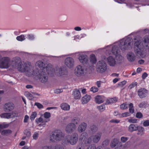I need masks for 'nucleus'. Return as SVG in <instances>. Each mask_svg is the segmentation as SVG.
Returning <instances> with one entry per match:
<instances>
[{
  "label": "nucleus",
  "mask_w": 149,
  "mask_h": 149,
  "mask_svg": "<svg viewBox=\"0 0 149 149\" xmlns=\"http://www.w3.org/2000/svg\"><path fill=\"white\" fill-rule=\"evenodd\" d=\"M132 38L130 37L124 38L113 44L107 46L104 48H100L99 51H105V54L107 55L111 53L116 56L117 65L123 61V57L120 54L118 47L122 50H125L130 48L132 46Z\"/></svg>",
  "instance_id": "f257e3e1"
},
{
  "label": "nucleus",
  "mask_w": 149,
  "mask_h": 149,
  "mask_svg": "<svg viewBox=\"0 0 149 149\" xmlns=\"http://www.w3.org/2000/svg\"><path fill=\"white\" fill-rule=\"evenodd\" d=\"M15 62L14 65H12L13 68H17L20 72H25L28 76L36 75L37 73L34 72L31 65L19 60L15 61Z\"/></svg>",
  "instance_id": "f03ea898"
},
{
  "label": "nucleus",
  "mask_w": 149,
  "mask_h": 149,
  "mask_svg": "<svg viewBox=\"0 0 149 149\" xmlns=\"http://www.w3.org/2000/svg\"><path fill=\"white\" fill-rule=\"evenodd\" d=\"M141 37L139 36H137L134 39V50L136 53L137 50L141 51L145 48H148L149 46V36H146L143 38V43L141 42Z\"/></svg>",
  "instance_id": "7ed1b4c3"
},
{
  "label": "nucleus",
  "mask_w": 149,
  "mask_h": 149,
  "mask_svg": "<svg viewBox=\"0 0 149 149\" xmlns=\"http://www.w3.org/2000/svg\"><path fill=\"white\" fill-rule=\"evenodd\" d=\"M15 61H11L8 57H3L0 61V68H8L12 67L14 65Z\"/></svg>",
  "instance_id": "20e7f679"
},
{
  "label": "nucleus",
  "mask_w": 149,
  "mask_h": 149,
  "mask_svg": "<svg viewBox=\"0 0 149 149\" xmlns=\"http://www.w3.org/2000/svg\"><path fill=\"white\" fill-rule=\"evenodd\" d=\"M51 66L50 69V72L51 74L49 75L51 76H53L55 74L58 76H62L67 74V72L65 69L63 68H56L55 70H54L52 68V66L51 65H49Z\"/></svg>",
  "instance_id": "39448f33"
},
{
  "label": "nucleus",
  "mask_w": 149,
  "mask_h": 149,
  "mask_svg": "<svg viewBox=\"0 0 149 149\" xmlns=\"http://www.w3.org/2000/svg\"><path fill=\"white\" fill-rule=\"evenodd\" d=\"M64 135L61 131L59 130H56L52 132L50 137V140L52 142L59 141L62 140L64 138Z\"/></svg>",
  "instance_id": "423d86ee"
},
{
  "label": "nucleus",
  "mask_w": 149,
  "mask_h": 149,
  "mask_svg": "<svg viewBox=\"0 0 149 149\" xmlns=\"http://www.w3.org/2000/svg\"><path fill=\"white\" fill-rule=\"evenodd\" d=\"M90 52H78L76 53L78 59L80 62L83 64L87 63L88 62V57L87 55L89 54Z\"/></svg>",
  "instance_id": "0eeeda50"
},
{
  "label": "nucleus",
  "mask_w": 149,
  "mask_h": 149,
  "mask_svg": "<svg viewBox=\"0 0 149 149\" xmlns=\"http://www.w3.org/2000/svg\"><path fill=\"white\" fill-rule=\"evenodd\" d=\"M78 136L77 134L74 133L70 136H66L65 140V142L66 144L70 143L72 145L75 144L78 141Z\"/></svg>",
  "instance_id": "6e6552de"
},
{
  "label": "nucleus",
  "mask_w": 149,
  "mask_h": 149,
  "mask_svg": "<svg viewBox=\"0 0 149 149\" xmlns=\"http://www.w3.org/2000/svg\"><path fill=\"white\" fill-rule=\"evenodd\" d=\"M49 65L51 64H49L47 65L46 68H44L43 67L45 65L43 62L42 61H37L36 63L35 67L38 70H39V69H42V71L47 72V74H51L50 70L51 68V66Z\"/></svg>",
  "instance_id": "1a4fd4ad"
},
{
  "label": "nucleus",
  "mask_w": 149,
  "mask_h": 149,
  "mask_svg": "<svg viewBox=\"0 0 149 149\" xmlns=\"http://www.w3.org/2000/svg\"><path fill=\"white\" fill-rule=\"evenodd\" d=\"M88 72L85 67L80 65L77 66L75 69V74L77 76L84 75Z\"/></svg>",
  "instance_id": "9d476101"
},
{
  "label": "nucleus",
  "mask_w": 149,
  "mask_h": 149,
  "mask_svg": "<svg viewBox=\"0 0 149 149\" xmlns=\"http://www.w3.org/2000/svg\"><path fill=\"white\" fill-rule=\"evenodd\" d=\"M107 68V64L104 61H100L97 63L96 70L99 72L103 73L106 71Z\"/></svg>",
  "instance_id": "9b49d317"
},
{
  "label": "nucleus",
  "mask_w": 149,
  "mask_h": 149,
  "mask_svg": "<svg viewBox=\"0 0 149 149\" xmlns=\"http://www.w3.org/2000/svg\"><path fill=\"white\" fill-rule=\"evenodd\" d=\"M45 72L44 71H40V73L38 75L37 74L35 76H38L40 80L43 83H45L47 82L48 81V77ZM34 72H36L37 73V72L34 71Z\"/></svg>",
  "instance_id": "f8f14e48"
},
{
  "label": "nucleus",
  "mask_w": 149,
  "mask_h": 149,
  "mask_svg": "<svg viewBox=\"0 0 149 149\" xmlns=\"http://www.w3.org/2000/svg\"><path fill=\"white\" fill-rule=\"evenodd\" d=\"M15 108L13 103L11 102L6 103L3 107V110L5 112H10L13 110Z\"/></svg>",
  "instance_id": "ddd939ff"
},
{
  "label": "nucleus",
  "mask_w": 149,
  "mask_h": 149,
  "mask_svg": "<svg viewBox=\"0 0 149 149\" xmlns=\"http://www.w3.org/2000/svg\"><path fill=\"white\" fill-rule=\"evenodd\" d=\"M1 118L6 119L13 118L17 116V113L15 111H13L11 112L1 114L0 115Z\"/></svg>",
  "instance_id": "4468645a"
},
{
  "label": "nucleus",
  "mask_w": 149,
  "mask_h": 149,
  "mask_svg": "<svg viewBox=\"0 0 149 149\" xmlns=\"http://www.w3.org/2000/svg\"><path fill=\"white\" fill-rule=\"evenodd\" d=\"M65 65L69 68H72L74 64V61L73 59L71 57L67 58L65 60Z\"/></svg>",
  "instance_id": "2eb2a0df"
},
{
  "label": "nucleus",
  "mask_w": 149,
  "mask_h": 149,
  "mask_svg": "<svg viewBox=\"0 0 149 149\" xmlns=\"http://www.w3.org/2000/svg\"><path fill=\"white\" fill-rule=\"evenodd\" d=\"M76 126L73 123H70L66 126L65 131L68 133L72 132L76 129Z\"/></svg>",
  "instance_id": "dca6fc26"
},
{
  "label": "nucleus",
  "mask_w": 149,
  "mask_h": 149,
  "mask_svg": "<svg viewBox=\"0 0 149 149\" xmlns=\"http://www.w3.org/2000/svg\"><path fill=\"white\" fill-rule=\"evenodd\" d=\"M107 61L108 65L111 67L117 66V63L115 59L112 56H109L107 58Z\"/></svg>",
  "instance_id": "f3484780"
},
{
  "label": "nucleus",
  "mask_w": 149,
  "mask_h": 149,
  "mask_svg": "<svg viewBox=\"0 0 149 149\" xmlns=\"http://www.w3.org/2000/svg\"><path fill=\"white\" fill-rule=\"evenodd\" d=\"M102 135V132H98L91 136L92 141L94 143H97L100 139Z\"/></svg>",
  "instance_id": "a211bd4d"
},
{
  "label": "nucleus",
  "mask_w": 149,
  "mask_h": 149,
  "mask_svg": "<svg viewBox=\"0 0 149 149\" xmlns=\"http://www.w3.org/2000/svg\"><path fill=\"white\" fill-rule=\"evenodd\" d=\"M88 137V134L86 132L82 133L79 136V140L82 142L80 143H84L85 144V146H87L86 143V140H87V138Z\"/></svg>",
  "instance_id": "6ab92c4d"
},
{
  "label": "nucleus",
  "mask_w": 149,
  "mask_h": 149,
  "mask_svg": "<svg viewBox=\"0 0 149 149\" xmlns=\"http://www.w3.org/2000/svg\"><path fill=\"white\" fill-rule=\"evenodd\" d=\"M138 92V95L141 98L146 97L148 93L147 91L144 88H141L139 89Z\"/></svg>",
  "instance_id": "aec40b11"
},
{
  "label": "nucleus",
  "mask_w": 149,
  "mask_h": 149,
  "mask_svg": "<svg viewBox=\"0 0 149 149\" xmlns=\"http://www.w3.org/2000/svg\"><path fill=\"white\" fill-rule=\"evenodd\" d=\"M87 125L85 123H82L80 124L78 128V131L79 133L84 131L86 128Z\"/></svg>",
  "instance_id": "412c9836"
},
{
  "label": "nucleus",
  "mask_w": 149,
  "mask_h": 149,
  "mask_svg": "<svg viewBox=\"0 0 149 149\" xmlns=\"http://www.w3.org/2000/svg\"><path fill=\"white\" fill-rule=\"evenodd\" d=\"M105 100V97L102 95H97L95 97V101L98 104H101L104 102Z\"/></svg>",
  "instance_id": "4be33fe9"
},
{
  "label": "nucleus",
  "mask_w": 149,
  "mask_h": 149,
  "mask_svg": "<svg viewBox=\"0 0 149 149\" xmlns=\"http://www.w3.org/2000/svg\"><path fill=\"white\" fill-rule=\"evenodd\" d=\"M72 95L74 99L76 100L80 99L81 97L80 91L77 89H75L73 91Z\"/></svg>",
  "instance_id": "5701e85b"
},
{
  "label": "nucleus",
  "mask_w": 149,
  "mask_h": 149,
  "mask_svg": "<svg viewBox=\"0 0 149 149\" xmlns=\"http://www.w3.org/2000/svg\"><path fill=\"white\" fill-rule=\"evenodd\" d=\"M127 58L129 61H133L135 59V56L132 52H129L127 54Z\"/></svg>",
  "instance_id": "b1692460"
},
{
  "label": "nucleus",
  "mask_w": 149,
  "mask_h": 149,
  "mask_svg": "<svg viewBox=\"0 0 149 149\" xmlns=\"http://www.w3.org/2000/svg\"><path fill=\"white\" fill-rule=\"evenodd\" d=\"M42 149H64V148L60 145H57L55 146H45L42 147Z\"/></svg>",
  "instance_id": "393cba45"
},
{
  "label": "nucleus",
  "mask_w": 149,
  "mask_h": 149,
  "mask_svg": "<svg viewBox=\"0 0 149 149\" xmlns=\"http://www.w3.org/2000/svg\"><path fill=\"white\" fill-rule=\"evenodd\" d=\"M91 99L90 95H86L83 97L81 99V102L82 104H85L88 103Z\"/></svg>",
  "instance_id": "a878e982"
},
{
  "label": "nucleus",
  "mask_w": 149,
  "mask_h": 149,
  "mask_svg": "<svg viewBox=\"0 0 149 149\" xmlns=\"http://www.w3.org/2000/svg\"><path fill=\"white\" fill-rule=\"evenodd\" d=\"M138 127V126L134 124H131L128 127V130L129 131L132 132L137 130Z\"/></svg>",
  "instance_id": "bb28decb"
},
{
  "label": "nucleus",
  "mask_w": 149,
  "mask_h": 149,
  "mask_svg": "<svg viewBox=\"0 0 149 149\" xmlns=\"http://www.w3.org/2000/svg\"><path fill=\"white\" fill-rule=\"evenodd\" d=\"M61 109L65 111H69L70 109V106L66 103H62L61 105Z\"/></svg>",
  "instance_id": "cd10ccee"
},
{
  "label": "nucleus",
  "mask_w": 149,
  "mask_h": 149,
  "mask_svg": "<svg viewBox=\"0 0 149 149\" xmlns=\"http://www.w3.org/2000/svg\"><path fill=\"white\" fill-rule=\"evenodd\" d=\"M90 62L92 64H95L97 61V59L95 55L93 54L90 55L89 57Z\"/></svg>",
  "instance_id": "c85d7f7f"
},
{
  "label": "nucleus",
  "mask_w": 149,
  "mask_h": 149,
  "mask_svg": "<svg viewBox=\"0 0 149 149\" xmlns=\"http://www.w3.org/2000/svg\"><path fill=\"white\" fill-rule=\"evenodd\" d=\"M119 141L117 139L115 138L111 141V146L112 148L115 147L116 145L118 144Z\"/></svg>",
  "instance_id": "c756f323"
},
{
  "label": "nucleus",
  "mask_w": 149,
  "mask_h": 149,
  "mask_svg": "<svg viewBox=\"0 0 149 149\" xmlns=\"http://www.w3.org/2000/svg\"><path fill=\"white\" fill-rule=\"evenodd\" d=\"M117 101V98L115 97L110 98L107 100L106 103L107 104H110L114 103L116 102Z\"/></svg>",
  "instance_id": "7c9ffc66"
},
{
  "label": "nucleus",
  "mask_w": 149,
  "mask_h": 149,
  "mask_svg": "<svg viewBox=\"0 0 149 149\" xmlns=\"http://www.w3.org/2000/svg\"><path fill=\"white\" fill-rule=\"evenodd\" d=\"M138 127L137 130H138V134L142 135L144 133V129L142 127L138 126Z\"/></svg>",
  "instance_id": "2f4dec72"
},
{
  "label": "nucleus",
  "mask_w": 149,
  "mask_h": 149,
  "mask_svg": "<svg viewBox=\"0 0 149 149\" xmlns=\"http://www.w3.org/2000/svg\"><path fill=\"white\" fill-rule=\"evenodd\" d=\"M131 113L128 112H125L121 114H119V118H123L124 117H126L130 116Z\"/></svg>",
  "instance_id": "473e14b6"
},
{
  "label": "nucleus",
  "mask_w": 149,
  "mask_h": 149,
  "mask_svg": "<svg viewBox=\"0 0 149 149\" xmlns=\"http://www.w3.org/2000/svg\"><path fill=\"white\" fill-rule=\"evenodd\" d=\"M129 111L130 113H133L134 112V109L133 104L132 103L129 104Z\"/></svg>",
  "instance_id": "72a5a7b5"
},
{
  "label": "nucleus",
  "mask_w": 149,
  "mask_h": 149,
  "mask_svg": "<svg viewBox=\"0 0 149 149\" xmlns=\"http://www.w3.org/2000/svg\"><path fill=\"white\" fill-rule=\"evenodd\" d=\"M129 104L127 103H124L120 106V108L121 109L125 110L128 108Z\"/></svg>",
  "instance_id": "f704fd0d"
},
{
  "label": "nucleus",
  "mask_w": 149,
  "mask_h": 149,
  "mask_svg": "<svg viewBox=\"0 0 149 149\" xmlns=\"http://www.w3.org/2000/svg\"><path fill=\"white\" fill-rule=\"evenodd\" d=\"M71 123L75 124H78L80 121V119L79 118H74L71 120Z\"/></svg>",
  "instance_id": "c9c22d12"
},
{
  "label": "nucleus",
  "mask_w": 149,
  "mask_h": 149,
  "mask_svg": "<svg viewBox=\"0 0 149 149\" xmlns=\"http://www.w3.org/2000/svg\"><path fill=\"white\" fill-rule=\"evenodd\" d=\"M16 39L19 41H22L25 40V38L24 35H22L17 36Z\"/></svg>",
  "instance_id": "e433bc0d"
},
{
  "label": "nucleus",
  "mask_w": 149,
  "mask_h": 149,
  "mask_svg": "<svg viewBox=\"0 0 149 149\" xmlns=\"http://www.w3.org/2000/svg\"><path fill=\"white\" fill-rule=\"evenodd\" d=\"M47 121L43 119L42 118L40 117L39 118L36 119V122L37 123H44L47 122Z\"/></svg>",
  "instance_id": "4c0bfd02"
},
{
  "label": "nucleus",
  "mask_w": 149,
  "mask_h": 149,
  "mask_svg": "<svg viewBox=\"0 0 149 149\" xmlns=\"http://www.w3.org/2000/svg\"><path fill=\"white\" fill-rule=\"evenodd\" d=\"M25 95L30 100H31L33 98L32 95L29 92H25Z\"/></svg>",
  "instance_id": "58836bf2"
},
{
  "label": "nucleus",
  "mask_w": 149,
  "mask_h": 149,
  "mask_svg": "<svg viewBox=\"0 0 149 149\" xmlns=\"http://www.w3.org/2000/svg\"><path fill=\"white\" fill-rule=\"evenodd\" d=\"M83 143H80L77 146L76 149H84L85 144Z\"/></svg>",
  "instance_id": "ea45409f"
},
{
  "label": "nucleus",
  "mask_w": 149,
  "mask_h": 149,
  "mask_svg": "<svg viewBox=\"0 0 149 149\" xmlns=\"http://www.w3.org/2000/svg\"><path fill=\"white\" fill-rule=\"evenodd\" d=\"M98 109L100 111H104L105 109V106L104 105H101L97 107Z\"/></svg>",
  "instance_id": "a19ab883"
},
{
  "label": "nucleus",
  "mask_w": 149,
  "mask_h": 149,
  "mask_svg": "<svg viewBox=\"0 0 149 149\" xmlns=\"http://www.w3.org/2000/svg\"><path fill=\"white\" fill-rule=\"evenodd\" d=\"M98 89L96 86H93L90 88V91L93 93H95L98 91Z\"/></svg>",
  "instance_id": "79ce46f5"
},
{
  "label": "nucleus",
  "mask_w": 149,
  "mask_h": 149,
  "mask_svg": "<svg viewBox=\"0 0 149 149\" xmlns=\"http://www.w3.org/2000/svg\"><path fill=\"white\" fill-rule=\"evenodd\" d=\"M44 118L46 119H48L51 117V114L48 112H45L44 114Z\"/></svg>",
  "instance_id": "37998d69"
},
{
  "label": "nucleus",
  "mask_w": 149,
  "mask_h": 149,
  "mask_svg": "<svg viewBox=\"0 0 149 149\" xmlns=\"http://www.w3.org/2000/svg\"><path fill=\"white\" fill-rule=\"evenodd\" d=\"M91 130L93 132H95L97 131V128L95 125H93L91 127Z\"/></svg>",
  "instance_id": "c03bdc74"
},
{
  "label": "nucleus",
  "mask_w": 149,
  "mask_h": 149,
  "mask_svg": "<svg viewBox=\"0 0 149 149\" xmlns=\"http://www.w3.org/2000/svg\"><path fill=\"white\" fill-rule=\"evenodd\" d=\"M24 134L26 135V137L29 138L31 136V132L29 131L26 130L24 131Z\"/></svg>",
  "instance_id": "a18cd8bd"
},
{
  "label": "nucleus",
  "mask_w": 149,
  "mask_h": 149,
  "mask_svg": "<svg viewBox=\"0 0 149 149\" xmlns=\"http://www.w3.org/2000/svg\"><path fill=\"white\" fill-rule=\"evenodd\" d=\"M37 114L36 112H33L30 117L31 120H33L36 117Z\"/></svg>",
  "instance_id": "49530a36"
},
{
  "label": "nucleus",
  "mask_w": 149,
  "mask_h": 149,
  "mask_svg": "<svg viewBox=\"0 0 149 149\" xmlns=\"http://www.w3.org/2000/svg\"><path fill=\"white\" fill-rule=\"evenodd\" d=\"M128 140V138L126 137L122 136L121 137L120 140L122 142L124 143Z\"/></svg>",
  "instance_id": "de8ad7c7"
},
{
  "label": "nucleus",
  "mask_w": 149,
  "mask_h": 149,
  "mask_svg": "<svg viewBox=\"0 0 149 149\" xmlns=\"http://www.w3.org/2000/svg\"><path fill=\"white\" fill-rule=\"evenodd\" d=\"M38 136H39L38 133V132H36L33 134V139L34 140H36L38 139Z\"/></svg>",
  "instance_id": "09e8293b"
},
{
  "label": "nucleus",
  "mask_w": 149,
  "mask_h": 149,
  "mask_svg": "<svg viewBox=\"0 0 149 149\" xmlns=\"http://www.w3.org/2000/svg\"><path fill=\"white\" fill-rule=\"evenodd\" d=\"M129 122L132 123H136L137 122V120L136 119L131 118L128 120Z\"/></svg>",
  "instance_id": "8fccbe9b"
},
{
  "label": "nucleus",
  "mask_w": 149,
  "mask_h": 149,
  "mask_svg": "<svg viewBox=\"0 0 149 149\" xmlns=\"http://www.w3.org/2000/svg\"><path fill=\"white\" fill-rule=\"evenodd\" d=\"M35 105L39 109H42L43 108V106L40 103L38 102L35 103Z\"/></svg>",
  "instance_id": "3c124183"
},
{
  "label": "nucleus",
  "mask_w": 149,
  "mask_h": 149,
  "mask_svg": "<svg viewBox=\"0 0 149 149\" xmlns=\"http://www.w3.org/2000/svg\"><path fill=\"white\" fill-rule=\"evenodd\" d=\"M109 141L108 140H106L104 141L102 143V146L103 147H105L109 144Z\"/></svg>",
  "instance_id": "603ef678"
},
{
  "label": "nucleus",
  "mask_w": 149,
  "mask_h": 149,
  "mask_svg": "<svg viewBox=\"0 0 149 149\" xmlns=\"http://www.w3.org/2000/svg\"><path fill=\"white\" fill-rule=\"evenodd\" d=\"M143 125L144 127L149 126V120H147L144 121L143 123Z\"/></svg>",
  "instance_id": "864d4df0"
},
{
  "label": "nucleus",
  "mask_w": 149,
  "mask_h": 149,
  "mask_svg": "<svg viewBox=\"0 0 149 149\" xmlns=\"http://www.w3.org/2000/svg\"><path fill=\"white\" fill-rule=\"evenodd\" d=\"M28 38L30 40H33L34 39L35 37L33 35L29 34L27 36Z\"/></svg>",
  "instance_id": "5fc2aeb1"
},
{
  "label": "nucleus",
  "mask_w": 149,
  "mask_h": 149,
  "mask_svg": "<svg viewBox=\"0 0 149 149\" xmlns=\"http://www.w3.org/2000/svg\"><path fill=\"white\" fill-rule=\"evenodd\" d=\"M92 141V139L91 137L88 138H87V140H86V143L87 146L88 145V144L91 143Z\"/></svg>",
  "instance_id": "6e6d98bb"
},
{
  "label": "nucleus",
  "mask_w": 149,
  "mask_h": 149,
  "mask_svg": "<svg viewBox=\"0 0 149 149\" xmlns=\"http://www.w3.org/2000/svg\"><path fill=\"white\" fill-rule=\"evenodd\" d=\"M136 117L138 118H140L143 117V115L141 112H137L136 114Z\"/></svg>",
  "instance_id": "4d7b16f0"
},
{
  "label": "nucleus",
  "mask_w": 149,
  "mask_h": 149,
  "mask_svg": "<svg viewBox=\"0 0 149 149\" xmlns=\"http://www.w3.org/2000/svg\"><path fill=\"white\" fill-rule=\"evenodd\" d=\"M11 133V131L10 130H5L2 132V133L5 134H8Z\"/></svg>",
  "instance_id": "13d9d810"
},
{
  "label": "nucleus",
  "mask_w": 149,
  "mask_h": 149,
  "mask_svg": "<svg viewBox=\"0 0 149 149\" xmlns=\"http://www.w3.org/2000/svg\"><path fill=\"white\" fill-rule=\"evenodd\" d=\"M8 126V124H5L3 123L2 124H0V128H3L7 127Z\"/></svg>",
  "instance_id": "bf43d9fd"
},
{
  "label": "nucleus",
  "mask_w": 149,
  "mask_h": 149,
  "mask_svg": "<svg viewBox=\"0 0 149 149\" xmlns=\"http://www.w3.org/2000/svg\"><path fill=\"white\" fill-rule=\"evenodd\" d=\"M63 91L62 89H56L54 91L55 93H60Z\"/></svg>",
  "instance_id": "052dcab7"
},
{
  "label": "nucleus",
  "mask_w": 149,
  "mask_h": 149,
  "mask_svg": "<svg viewBox=\"0 0 149 149\" xmlns=\"http://www.w3.org/2000/svg\"><path fill=\"white\" fill-rule=\"evenodd\" d=\"M29 118V116L28 115H26L25 116L24 120V122L25 123H27L28 122Z\"/></svg>",
  "instance_id": "680f3d73"
},
{
  "label": "nucleus",
  "mask_w": 149,
  "mask_h": 149,
  "mask_svg": "<svg viewBox=\"0 0 149 149\" xmlns=\"http://www.w3.org/2000/svg\"><path fill=\"white\" fill-rule=\"evenodd\" d=\"M110 122L112 123H118L120 122V120L113 119L111 120Z\"/></svg>",
  "instance_id": "e2e57ef3"
},
{
  "label": "nucleus",
  "mask_w": 149,
  "mask_h": 149,
  "mask_svg": "<svg viewBox=\"0 0 149 149\" xmlns=\"http://www.w3.org/2000/svg\"><path fill=\"white\" fill-rule=\"evenodd\" d=\"M87 149H97L95 146L94 145H90Z\"/></svg>",
  "instance_id": "0e129e2a"
},
{
  "label": "nucleus",
  "mask_w": 149,
  "mask_h": 149,
  "mask_svg": "<svg viewBox=\"0 0 149 149\" xmlns=\"http://www.w3.org/2000/svg\"><path fill=\"white\" fill-rule=\"evenodd\" d=\"M147 31H148V30L146 29L143 30H140L138 32L141 34H144L146 33V32Z\"/></svg>",
  "instance_id": "69168bd1"
},
{
  "label": "nucleus",
  "mask_w": 149,
  "mask_h": 149,
  "mask_svg": "<svg viewBox=\"0 0 149 149\" xmlns=\"http://www.w3.org/2000/svg\"><path fill=\"white\" fill-rule=\"evenodd\" d=\"M146 105V103L144 102H142L139 105V107L140 108L143 107Z\"/></svg>",
  "instance_id": "338daca9"
},
{
  "label": "nucleus",
  "mask_w": 149,
  "mask_h": 149,
  "mask_svg": "<svg viewBox=\"0 0 149 149\" xmlns=\"http://www.w3.org/2000/svg\"><path fill=\"white\" fill-rule=\"evenodd\" d=\"M148 76V74L146 72L144 73L142 75V78L143 79H145Z\"/></svg>",
  "instance_id": "774afa93"
}]
</instances>
